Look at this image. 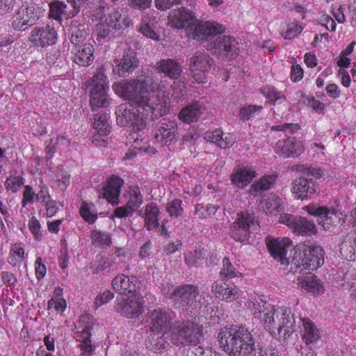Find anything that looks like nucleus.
Masks as SVG:
<instances>
[{"label": "nucleus", "instance_id": "864d4df0", "mask_svg": "<svg viewBox=\"0 0 356 356\" xmlns=\"http://www.w3.org/2000/svg\"><path fill=\"white\" fill-rule=\"evenodd\" d=\"M166 211L170 216L177 218L181 216L184 209L182 208V201L179 199H174L168 202Z\"/></svg>", "mask_w": 356, "mask_h": 356}, {"label": "nucleus", "instance_id": "680f3d73", "mask_svg": "<svg viewBox=\"0 0 356 356\" xmlns=\"http://www.w3.org/2000/svg\"><path fill=\"white\" fill-rule=\"evenodd\" d=\"M24 180L20 177H15L8 179L6 181V188L8 190L11 191L13 193L18 191L19 188L24 185Z\"/></svg>", "mask_w": 356, "mask_h": 356}, {"label": "nucleus", "instance_id": "aec40b11", "mask_svg": "<svg viewBox=\"0 0 356 356\" xmlns=\"http://www.w3.org/2000/svg\"><path fill=\"white\" fill-rule=\"evenodd\" d=\"M57 33L50 25L44 27H35L29 37L30 41L38 47H44L55 43Z\"/></svg>", "mask_w": 356, "mask_h": 356}, {"label": "nucleus", "instance_id": "f8f14e48", "mask_svg": "<svg viewBox=\"0 0 356 356\" xmlns=\"http://www.w3.org/2000/svg\"><path fill=\"white\" fill-rule=\"evenodd\" d=\"M174 314L171 311L154 309L147 314L146 324L151 332L156 334H164L172 330Z\"/></svg>", "mask_w": 356, "mask_h": 356}, {"label": "nucleus", "instance_id": "b1692460", "mask_svg": "<svg viewBox=\"0 0 356 356\" xmlns=\"http://www.w3.org/2000/svg\"><path fill=\"white\" fill-rule=\"evenodd\" d=\"M94 51V46L91 42L75 44L72 49L74 62L81 66L91 65L95 58Z\"/></svg>", "mask_w": 356, "mask_h": 356}, {"label": "nucleus", "instance_id": "e2e57ef3", "mask_svg": "<svg viewBox=\"0 0 356 356\" xmlns=\"http://www.w3.org/2000/svg\"><path fill=\"white\" fill-rule=\"evenodd\" d=\"M111 29L106 24L105 22L97 25V40L98 42H102L110 35Z\"/></svg>", "mask_w": 356, "mask_h": 356}, {"label": "nucleus", "instance_id": "7ed1b4c3", "mask_svg": "<svg viewBox=\"0 0 356 356\" xmlns=\"http://www.w3.org/2000/svg\"><path fill=\"white\" fill-rule=\"evenodd\" d=\"M261 322L272 334H279L284 338L289 337L296 330L295 318L288 307H275L272 305Z\"/></svg>", "mask_w": 356, "mask_h": 356}, {"label": "nucleus", "instance_id": "0e129e2a", "mask_svg": "<svg viewBox=\"0 0 356 356\" xmlns=\"http://www.w3.org/2000/svg\"><path fill=\"white\" fill-rule=\"evenodd\" d=\"M299 129L298 124L287 123L271 127V130L275 131H283L286 134H292Z\"/></svg>", "mask_w": 356, "mask_h": 356}, {"label": "nucleus", "instance_id": "2f4dec72", "mask_svg": "<svg viewBox=\"0 0 356 356\" xmlns=\"http://www.w3.org/2000/svg\"><path fill=\"white\" fill-rule=\"evenodd\" d=\"M297 284L302 289L309 293H320L323 292V286L317 277L307 273L297 278Z\"/></svg>", "mask_w": 356, "mask_h": 356}, {"label": "nucleus", "instance_id": "4c0bfd02", "mask_svg": "<svg viewBox=\"0 0 356 356\" xmlns=\"http://www.w3.org/2000/svg\"><path fill=\"white\" fill-rule=\"evenodd\" d=\"M106 24L113 30H120L132 25L131 19L126 15H122L120 11L115 10L105 19Z\"/></svg>", "mask_w": 356, "mask_h": 356}, {"label": "nucleus", "instance_id": "c756f323", "mask_svg": "<svg viewBox=\"0 0 356 356\" xmlns=\"http://www.w3.org/2000/svg\"><path fill=\"white\" fill-rule=\"evenodd\" d=\"M156 68L159 73L164 74L171 79H177L181 76L182 67L179 62L175 60L166 58L158 61Z\"/></svg>", "mask_w": 356, "mask_h": 356}, {"label": "nucleus", "instance_id": "72a5a7b5", "mask_svg": "<svg viewBox=\"0 0 356 356\" xmlns=\"http://www.w3.org/2000/svg\"><path fill=\"white\" fill-rule=\"evenodd\" d=\"M204 138L211 143H216L222 149L229 148L235 142V138L232 134L228 133L224 134L220 129H216L213 131H207L204 134Z\"/></svg>", "mask_w": 356, "mask_h": 356}, {"label": "nucleus", "instance_id": "393cba45", "mask_svg": "<svg viewBox=\"0 0 356 356\" xmlns=\"http://www.w3.org/2000/svg\"><path fill=\"white\" fill-rule=\"evenodd\" d=\"M195 18V14L186 10L184 8H181L172 10L168 16V24L175 29H186V26L193 22Z\"/></svg>", "mask_w": 356, "mask_h": 356}, {"label": "nucleus", "instance_id": "37998d69", "mask_svg": "<svg viewBox=\"0 0 356 356\" xmlns=\"http://www.w3.org/2000/svg\"><path fill=\"white\" fill-rule=\"evenodd\" d=\"M93 127L99 135H108L111 131V127L108 122V114L106 112L95 114Z\"/></svg>", "mask_w": 356, "mask_h": 356}, {"label": "nucleus", "instance_id": "8fccbe9b", "mask_svg": "<svg viewBox=\"0 0 356 356\" xmlns=\"http://www.w3.org/2000/svg\"><path fill=\"white\" fill-rule=\"evenodd\" d=\"M263 111L262 106L248 105L241 108L239 117L243 120H249L258 115Z\"/></svg>", "mask_w": 356, "mask_h": 356}, {"label": "nucleus", "instance_id": "f704fd0d", "mask_svg": "<svg viewBox=\"0 0 356 356\" xmlns=\"http://www.w3.org/2000/svg\"><path fill=\"white\" fill-rule=\"evenodd\" d=\"M156 23L157 20L152 13H145L142 16L138 31L147 38L159 40V35L155 31Z\"/></svg>", "mask_w": 356, "mask_h": 356}, {"label": "nucleus", "instance_id": "69168bd1", "mask_svg": "<svg viewBox=\"0 0 356 356\" xmlns=\"http://www.w3.org/2000/svg\"><path fill=\"white\" fill-rule=\"evenodd\" d=\"M114 298V294L110 291H104L102 293H99L95 300V305L96 307H99L102 305L107 303L108 301Z\"/></svg>", "mask_w": 356, "mask_h": 356}, {"label": "nucleus", "instance_id": "13d9d810", "mask_svg": "<svg viewBox=\"0 0 356 356\" xmlns=\"http://www.w3.org/2000/svg\"><path fill=\"white\" fill-rule=\"evenodd\" d=\"M35 198L36 193L34 192L33 187L29 185L25 186L23 192V198L22 200V207H26L29 203H33Z\"/></svg>", "mask_w": 356, "mask_h": 356}, {"label": "nucleus", "instance_id": "5fc2aeb1", "mask_svg": "<svg viewBox=\"0 0 356 356\" xmlns=\"http://www.w3.org/2000/svg\"><path fill=\"white\" fill-rule=\"evenodd\" d=\"M261 92L272 104H275L277 101H286L280 92L273 87H265L262 89Z\"/></svg>", "mask_w": 356, "mask_h": 356}, {"label": "nucleus", "instance_id": "58836bf2", "mask_svg": "<svg viewBox=\"0 0 356 356\" xmlns=\"http://www.w3.org/2000/svg\"><path fill=\"white\" fill-rule=\"evenodd\" d=\"M68 2L70 3L71 7L73 9V11L67 10V6L66 4L63 2L56 1L50 3V10H49V17L51 18H54L56 20H59L62 16L65 18H68L71 16H74L77 13L78 10H76V8H75L72 6V0H68Z\"/></svg>", "mask_w": 356, "mask_h": 356}, {"label": "nucleus", "instance_id": "79ce46f5", "mask_svg": "<svg viewBox=\"0 0 356 356\" xmlns=\"http://www.w3.org/2000/svg\"><path fill=\"white\" fill-rule=\"evenodd\" d=\"M276 177L273 175H265L258 181L254 183L249 191L252 196H257L259 193L270 189L275 184Z\"/></svg>", "mask_w": 356, "mask_h": 356}, {"label": "nucleus", "instance_id": "4468645a", "mask_svg": "<svg viewBox=\"0 0 356 356\" xmlns=\"http://www.w3.org/2000/svg\"><path fill=\"white\" fill-rule=\"evenodd\" d=\"M253 213L242 211L237 214L235 221L230 227L231 236L238 242L246 241L250 235V229L257 222Z\"/></svg>", "mask_w": 356, "mask_h": 356}, {"label": "nucleus", "instance_id": "c9c22d12", "mask_svg": "<svg viewBox=\"0 0 356 356\" xmlns=\"http://www.w3.org/2000/svg\"><path fill=\"white\" fill-rule=\"evenodd\" d=\"M246 306L251 312L254 318L261 321L264 316V314H266L267 309H269L272 305L267 303L259 296H254L248 300Z\"/></svg>", "mask_w": 356, "mask_h": 356}, {"label": "nucleus", "instance_id": "6e6d98bb", "mask_svg": "<svg viewBox=\"0 0 356 356\" xmlns=\"http://www.w3.org/2000/svg\"><path fill=\"white\" fill-rule=\"evenodd\" d=\"M52 309L58 313H63L66 309L65 300L62 297H52L48 302L47 309Z\"/></svg>", "mask_w": 356, "mask_h": 356}, {"label": "nucleus", "instance_id": "4d7b16f0", "mask_svg": "<svg viewBox=\"0 0 356 356\" xmlns=\"http://www.w3.org/2000/svg\"><path fill=\"white\" fill-rule=\"evenodd\" d=\"M29 229L33 235L35 239L39 241L41 238L40 233L41 224L35 216H31L28 223Z\"/></svg>", "mask_w": 356, "mask_h": 356}, {"label": "nucleus", "instance_id": "dca6fc26", "mask_svg": "<svg viewBox=\"0 0 356 356\" xmlns=\"http://www.w3.org/2000/svg\"><path fill=\"white\" fill-rule=\"evenodd\" d=\"M213 60L204 51H196L190 58V70L198 83H206V74L211 70Z\"/></svg>", "mask_w": 356, "mask_h": 356}, {"label": "nucleus", "instance_id": "ea45409f", "mask_svg": "<svg viewBox=\"0 0 356 356\" xmlns=\"http://www.w3.org/2000/svg\"><path fill=\"white\" fill-rule=\"evenodd\" d=\"M70 40L74 44H83L89 35V29L87 24H81L77 22L72 24L70 27Z\"/></svg>", "mask_w": 356, "mask_h": 356}, {"label": "nucleus", "instance_id": "1a4fd4ad", "mask_svg": "<svg viewBox=\"0 0 356 356\" xmlns=\"http://www.w3.org/2000/svg\"><path fill=\"white\" fill-rule=\"evenodd\" d=\"M199 290L197 286L193 284H183L177 286L170 295V298L175 305L179 307L186 309L191 307L193 309H198L201 307Z\"/></svg>", "mask_w": 356, "mask_h": 356}, {"label": "nucleus", "instance_id": "cd10ccee", "mask_svg": "<svg viewBox=\"0 0 356 356\" xmlns=\"http://www.w3.org/2000/svg\"><path fill=\"white\" fill-rule=\"evenodd\" d=\"M137 280L134 277H128L124 275H118L112 280L113 289L120 293L128 295L136 294Z\"/></svg>", "mask_w": 356, "mask_h": 356}, {"label": "nucleus", "instance_id": "ddd939ff", "mask_svg": "<svg viewBox=\"0 0 356 356\" xmlns=\"http://www.w3.org/2000/svg\"><path fill=\"white\" fill-rule=\"evenodd\" d=\"M40 8L34 3L24 4L13 17V27L15 30L25 31L36 23L40 17Z\"/></svg>", "mask_w": 356, "mask_h": 356}, {"label": "nucleus", "instance_id": "603ef678", "mask_svg": "<svg viewBox=\"0 0 356 356\" xmlns=\"http://www.w3.org/2000/svg\"><path fill=\"white\" fill-rule=\"evenodd\" d=\"M220 275L228 278L240 277L241 273L232 264L228 258L222 260V267L220 270Z\"/></svg>", "mask_w": 356, "mask_h": 356}, {"label": "nucleus", "instance_id": "9b49d317", "mask_svg": "<svg viewBox=\"0 0 356 356\" xmlns=\"http://www.w3.org/2000/svg\"><path fill=\"white\" fill-rule=\"evenodd\" d=\"M92 325L91 317L88 314L81 315L75 323L74 334L76 341H80L79 345L81 350L80 356H91L94 350L90 339Z\"/></svg>", "mask_w": 356, "mask_h": 356}, {"label": "nucleus", "instance_id": "09e8293b", "mask_svg": "<svg viewBox=\"0 0 356 356\" xmlns=\"http://www.w3.org/2000/svg\"><path fill=\"white\" fill-rule=\"evenodd\" d=\"M341 252L350 261H356V236L348 243L344 241L341 245Z\"/></svg>", "mask_w": 356, "mask_h": 356}, {"label": "nucleus", "instance_id": "412c9836", "mask_svg": "<svg viewBox=\"0 0 356 356\" xmlns=\"http://www.w3.org/2000/svg\"><path fill=\"white\" fill-rule=\"evenodd\" d=\"M275 152L285 158H296L305 150L302 143L296 138L279 140L275 145Z\"/></svg>", "mask_w": 356, "mask_h": 356}, {"label": "nucleus", "instance_id": "423d86ee", "mask_svg": "<svg viewBox=\"0 0 356 356\" xmlns=\"http://www.w3.org/2000/svg\"><path fill=\"white\" fill-rule=\"evenodd\" d=\"M303 256L298 259L295 257L292 260V265H294L300 270H315L324 263L325 252L323 248L310 241L305 242L302 245Z\"/></svg>", "mask_w": 356, "mask_h": 356}, {"label": "nucleus", "instance_id": "6e6552de", "mask_svg": "<svg viewBox=\"0 0 356 356\" xmlns=\"http://www.w3.org/2000/svg\"><path fill=\"white\" fill-rule=\"evenodd\" d=\"M207 44V50L221 60L233 59L238 54V42L231 35L216 36Z\"/></svg>", "mask_w": 356, "mask_h": 356}, {"label": "nucleus", "instance_id": "c03bdc74", "mask_svg": "<svg viewBox=\"0 0 356 356\" xmlns=\"http://www.w3.org/2000/svg\"><path fill=\"white\" fill-rule=\"evenodd\" d=\"M24 259V248L22 243H15L11 246L8 263L13 266L20 264Z\"/></svg>", "mask_w": 356, "mask_h": 356}, {"label": "nucleus", "instance_id": "a19ab883", "mask_svg": "<svg viewBox=\"0 0 356 356\" xmlns=\"http://www.w3.org/2000/svg\"><path fill=\"white\" fill-rule=\"evenodd\" d=\"M303 326L302 340L307 345L314 343L320 339V332L318 329L309 319L302 320Z\"/></svg>", "mask_w": 356, "mask_h": 356}, {"label": "nucleus", "instance_id": "a211bd4d", "mask_svg": "<svg viewBox=\"0 0 356 356\" xmlns=\"http://www.w3.org/2000/svg\"><path fill=\"white\" fill-rule=\"evenodd\" d=\"M127 195V204L114 210V213L118 218L131 216L143 202L140 191L136 186L129 188Z\"/></svg>", "mask_w": 356, "mask_h": 356}, {"label": "nucleus", "instance_id": "de8ad7c7", "mask_svg": "<svg viewBox=\"0 0 356 356\" xmlns=\"http://www.w3.org/2000/svg\"><path fill=\"white\" fill-rule=\"evenodd\" d=\"M91 240L92 244L96 247L106 248L111 242L110 236L105 232L94 230L91 233Z\"/></svg>", "mask_w": 356, "mask_h": 356}, {"label": "nucleus", "instance_id": "052dcab7", "mask_svg": "<svg viewBox=\"0 0 356 356\" xmlns=\"http://www.w3.org/2000/svg\"><path fill=\"white\" fill-rule=\"evenodd\" d=\"M39 191L36 194L37 201L42 204L51 200L48 187L43 183L39 184Z\"/></svg>", "mask_w": 356, "mask_h": 356}, {"label": "nucleus", "instance_id": "0eeeda50", "mask_svg": "<svg viewBox=\"0 0 356 356\" xmlns=\"http://www.w3.org/2000/svg\"><path fill=\"white\" fill-rule=\"evenodd\" d=\"M226 28L216 22L195 20L186 26V33L189 38L203 42L225 32Z\"/></svg>", "mask_w": 356, "mask_h": 356}, {"label": "nucleus", "instance_id": "338daca9", "mask_svg": "<svg viewBox=\"0 0 356 356\" xmlns=\"http://www.w3.org/2000/svg\"><path fill=\"white\" fill-rule=\"evenodd\" d=\"M323 170L317 167H308L303 171V177L314 179H320L324 176Z\"/></svg>", "mask_w": 356, "mask_h": 356}, {"label": "nucleus", "instance_id": "3c124183", "mask_svg": "<svg viewBox=\"0 0 356 356\" xmlns=\"http://www.w3.org/2000/svg\"><path fill=\"white\" fill-rule=\"evenodd\" d=\"M81 217L88 223L92 224L97 220V215L94 210V204L83 202L80 209Z\"/></svg>", "mask_w": 356, "mask_h": 356}, {"label": "nucleus", "instance_id": "e433bc0d", "mask_svg": "<svg viewBox=\"0 0 356 356\" xmlns=\"http://www.w3.org/2000/svg\"><path fill=\"white\" fill-rule=\"evenodd\" d=\"M256 177L254 170L246 168H239L231 175L232 182L238 188H243Z\"/></svg>", "mask_w": 356, "mask_h": 356}, {"label": "nucleus", "instance_id": "6ab92c4d", "mask_svg": "<svg viewBox=\"0 0 356 356\" xmlns=\"http://www.w3.org/2000/svg\"><path fill=\"white\" fill-rule=\"evenodd\" d=\"M317 184L312 178L300 177L292 182L291 192L298 200H308L316 192Z\"/></svg>", "mask_w": 356, "mask_h": 356}, {"label": "nucleus", "instance_id": "c85d7f7f", "mask_svg": "<svg viewBox=\"0 0 356 356\" xmlns=\"http://www.w3.org/2000/svg\"><path fill=\"white\" fill-rule=\"evenodd\" d=\"M177 125L173 121H165L160 124L155 138L162 145H167L173 141L177 136Z\"/></svg>", "mask_w": 356, "mask_h": 356}, {"label": "nucleus", "instance_id": "5701e85b", "mask_svg": "<svg viewBox=\"0 0 356 356\" xmlns=\"http://www.w3.org/2000/svg\"><path fill=\"white\" fill-rule=\"evenodd\" d=\"M211 291L216 297L226 302H232L238 299L240 295L239 289L233 283L224 280L215 282Z\"/></svg>", "mask_w": 356, "mask_h": 356}, {"label": "nucleus", "instance_id": "f03ea898", "mask_svg": "<svg viewBox=\"0 0 356 356\" xmlns=\"http://www.w3.org/2000/svg\"><path fill=\"white\" fill-rule=\"evenodd\" d=\"M218 341L229 356H249L255 348L253 335L243 327H225L218 334Z\"/></svg>", "mask_w": 356, "mask_h": 356}, {"label": "nucleus", "instance_id": "bb28decb", "mask_svg": "<svg viewBox=\"0 0 356 356\" xmlns=\"http://www.w3.org/2000/svg\"><path fill=\"white\" fill-rule=\"evenodd\" d=\"M138 63L136 53L134 51L128 50L124 53L122 58L113 69V72L120 76H127L134 72Z\"/></svg>", "mask_w": 356, "mask_h": 356}, {"label": "nucleus", "instance_id": "f3484780", "mask_svg": "<svg viewBox=\"0 0 356 356\" xmlns=\"http://www.w3.org/2000/svg\"><path fill=\"white\" fill-rule=\"evenodd\" d=\"M143 302L138 293L127 298L122 296L117 298L115 310L122 316L136 318L143 313Z\"/></svg>", "mask_w": 356, "mask_h": 356}, {"label": "nucleus", "instance_id": "20e7f679", "mask_svg": "<svg viewBox=\"0 0 356 356\" xmlns=\"http://www.w3.org/2000/svg\"><path fill=\"white\" fill-rule=\"evenodd\" d=\"M171 341L175 345L196 346L204 338L202 327L190 321L176 325L170 333Z\"/></svg>", "mask_w": 356, "mask_h": 356}, {"label": "nucleus", "instance_id": "39448f33", "mask_svg": "<svg viewBox=\"0 0 356 356\" xmlns=\"http://www.w3.org/2000/svg\"><path fill=\"white\" fill-rule=\"evenodd\" d=\"M305 209L308 213L317 216L318 225L325 230L344 222L346 219V215L341 211L338 204L331 207L308 205Z\"/></svg>", "mask_w": 356, "mask_h": 356}, {"label": "nucleus", "instance_id": "9d476101", "mask_svg": "<svg viewBox=\"0 0 356 356\" xmlns=\"http://www.w3.org/2000/svg\"><path fill=\"white\" fill-rule=\"evenodd\" d=\"M90 85L92 87L90 104L92 111L99 108L106 107L109 104V99L107 97L108 84L104 72L101 70L97 72L92 76Z\"/></svg>", "mask_w": 356, "mask_h": 356}, {"label": "nucleus", "instance_id": "7c9ffc66", "mask_svg": "<svg viewBox=\"0 0 356 356\" xmlns=\"http://www.w3.org/2000/svg\"><path fill=\"white\" fill-rule=\"evenodd\" d=\"M204 111L202 102H195L184 107L179 113V118L185 123L197 122Z\"/></svg>", "mask_w": 356, "mask_h": 356}, {"label": "nucleus", "instance_id": "774afa93", "mask_svg": "<svg viewBox=\"0 0 356 356\" xmlns=\"http://www.w3.org/2000/svg\"><path fill=\"white\" fill-rule=\"evenodd\" d=\"M152 0H128V5L135 9L145 10L150 7Z\"/></svg>", "mask_w": 356, "mask_h": 356}, {"label": "nucleus", "instance_id": "a18cd8bd", "mask_svg": "<svg viewBox=\"0 0 356 356\" xmlns=\"http://www.w3.org/2000/svg\"><path fill=\"white\" fill-rule=\"evenodd\" d=\"M282 204V200L275 194H270L266 198L264 199L261 203V208L266 213H271L280 208Z\"/></svg>", "mask_w": 356, "mask_h": 356}, {"label": "nucleus", "instance_id": "bf43d9fd", "mask_svg": "<svg viewBox=\"0 0 356 356\" xmlns=\"http://www.w3.org/2000/svg\"><path fill=\"white\" fill-rule=\"evenodd\" d=\"M303 30V27L297 24H291L287 30L282 33V36L285 39L291 40L297 37Z\"/></svg>", "mask_w": 356, "mask_h": 356}, {"label": "nucleus", "instance_id": "f257e3e1", "mask_svg": "<svg viewBox=\"0 0 356 356\" xmlns=\"http://www.w3.org/2000/svg\"><path fill=\"white\" fill-rule=\"evenodd\" d=\"M116 95L129 102L116 109V121L121 127L135 132L145 129V119L154 120L168 113L162 81L156 84L152 78L122 81L113 84Z\"/></svg>", "mask_w": 356, "mask_h": 356}, {"label": "nucleus", "instance_id": "49530a36", "mask_svg": "<svg viewBox=\"0 0 356 356\" xmlns=\"http://www.w3.org/2000/svg\"><path fill=\"white\" fill-rule=\"evenodd\" d=\"M205 256V252L203 248H196L193 251H188L184 254V259L186 264L190 266H197L199 264V261L202 260Z\"/></svg>", "mask_w": 356, "mask_h": 356}, {"label": "nucleus", "instance_id": "a878e982", "mask_svg": "<svg viewBox=\"0 0 356 356\" xmlns=\"http://www.w3.org/2000/svg\"><path fill=\"white\" fill-rule=\"evenodd\" d=\"M124 181L118 177H111L105 183L102 190V197L113 205L119 203V196Z\"/></svg>", "mask_w": 356, "mask_h": 356}, {"label": "nucleus", "instance_id": "2eb2a0df", "mask_svg": "<svg viewBox=\"0 0 356 356\" xmlns=\"http://www.w3.org/2000/svg\"><path fill=\"white\" fill-rule=\"evenodd\" d=\"M279 221L289 227L297 235L311 236L317 233L314 222L304 217L284 213L280 214Z\"/></svg>", "mask_w": 356, "mask_h": 356}, {"label": "nucleus", "instance_id": "4be33fe9", "mask_svg": "<svg viewBox=\"0 0 356 356\" xmlns=\"http://www.w3.org/2000/svg\"><path fill=\"white\" fill-rule=\"evenodd\" d=\"M291 242V240L286 237L266 240V245L270 255L282 265L289 264L286 256Z\"/></svg>", "mask_w": 356, "mask_h": 356}, {"label": "nucleus", "instance_id": "473e14b6", "mask_svg": "<svg viewBox=\"0 0 356 356\" xmlns=\"http://www.w3.org/2000/svg\"><path fill=\"white\" fill-rule=\"evenodd\" d=\"M137 213L144 219L145 225L148 230H152L158 226L160 211L156 204H148L145 207L144 211L139 210Z\"/></svg>", "mask_w": 356, "mask_h": 356}]
</instances>
